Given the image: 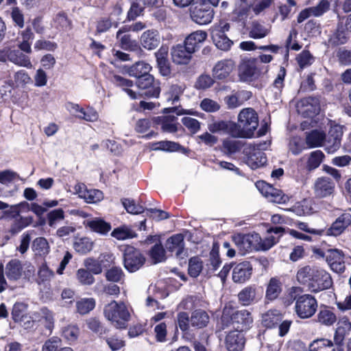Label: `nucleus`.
<instances>
[{
  "label": "nucleus",
  "instance_id": "f257e3e1",
  "mask_svg": "<svg viewBox=\"0 0 351 351\" xmlns=\"http://www.w3.org/2000/svg\"><path fill=\"white\" fill-rule=\"evenodd\" d=\"M252 322V315L247 310L237 311L230 314V309L225 308L217 324V330L231 329L243 332L250 327Z\"/></svg>",
  "mask_w": 351,
  "mask_h": 351
},
{
  "label": "nucleus",
  "instance_id": "f03ea898",
  "mask_svg": "<svg viewBox=\"0 0 351 351\" xmlns=\"http://www.w3.org/2000/svg\"><path fill=\"white\" fill-rule=\"evenodd\" d=\"M258 125V114L252 108H244L238 115L235 123L237 138H251Z\"/></svg>",
  "mask_w": 351,
  "mask_h": 351
},
{
  "label": "nucleus",
  "instance_id": "7ed1b4c3",
  "mask_svg": "<svg viewBox=\"0 0 351 351\" xmlns=\"http://www.w3.org/2000/svg\"><path fill=\"white\" fill-rule=\"evenodd\" d=\"M105 317L117 328L123 329L127 326L130 321V313L123 302L112 301L107 304L104 310Z\"/></svg>",
  "mask_w": 351,
  "mask_h": 351
},
{
  "label": "nucleus",
  "instance_id": "20e7f679",
  "mask_svg": "<svg viewBox=\"0 0 351 351\" xmlns=\"http://www.w3.org/2000/svg\"><path fill=\"white\" fill-rule=\"evenodd\" d=\"M299 290L298 287H292L291 291V297L295 300V310L297 315L301 319L311 317L317 308V301L314 296L310 294L302 295H293Z\"/></svg>",
  "mask_w": 351,
  "mask_h": 351
},
{
  "label": "nucleus",
  "instance_id": "39448f33",
  "mask_svg": "<svg viewBox=\"0 0 351 351\" xmlns=\"http://www.w3.org/2000/svg\"><path fill=\"white\" fill-rule=\"evenodd\" d=\"M268 66L260 64L258 60L250 58L244 60L239 66V77L243 82H253L263 77Z\"/></svg>",
  "mask_w": 351,
  "mask_h": 351
},
{
  "label": "nucleus",
  "instance_id": "423d86ee",
  "mask_svg": "<svg viewBox=\"0 0 351 351\" xmlns=\"http://www.w3.org/2000/svg\"><path fill=\"white\" fill-rule=\"evenodd\" d=\"M232 241L242 255L256 251L257 242L260 241V235L252 232L248 234L237 233L232 237Z\"/></svg>",
  "mask_w": 351,
  "mask_h": 351
},
{
  "label": "nucleus",
  "instance_id": "0eeeda50",
  "mask_svg": "<svg viewBox=\"0 0 351 351\" xmlns=\"http://www.w3.org/2000/svg\"><path fill=\"white\" fill-rule=\"evenodd\" d=\"M145 262V258L138 250L130 245L125 247L123 254V264L128 271H136L144 265Z\"/></svg>",
  "mask_w": 351,
  "mask_h": 351
},
{
  "label": "nucleus",
  "instance_id": "6e6552de",
  "mask_svg": "<svg viewBox=\"0 0 351 351\" xmlns=\"http://www.w3.org/2000/svg\"><path fill=\"white\" fill-rule=\"evenodd\" d=\"M190 16L195 23L206 25L212 21L214 17V11L207 3H199L191 8Z\"/></svg>",
  "mask_w": 351,
  "mask_h": 351
},
{
  "label": "nucleus",
  "instance_id": "1a4fd4ad",
  "mask_svg": "<svg viewBox=\"0 0 351 351\" xmlns=\"http://www.w3.org/2000/svg\"><path fill=\"white\" fill-rule=\"evenodd\" d=\"M136 83L138 88L143 90L141 95L147 97H158L159 96L160 92V83L158 81H156L149 73L138 79Z\"/></svg>",
  "mask_w": 351,
  "mask_h": 351
},
{
  "label": "nucleus",
  "instance_id": "9d476101",
  "mask_svg": "<svg viewBox=\"0 0 351 351\" xmlns=\"http://www.w3.org/2000/svg\"><path fill=\"white\" fill-rule=\"evenodd\" d=\"M308 289L311 292L317 293L321 291L329 289L332 284L330 275L325 270L317 267Z\"/></svg>",
  "mask_w": 351,
  "mask_h": 351
},
{
  "label": "nucleus",
  "instance_id": "9b49d317",
  "mask_svg": "<svg viewBox=\"0 0 351 351\" xmlns=\"http://www.w3.org/2000/svg\"><path fill=\"white\" fill-rule=\"evenodd\" d=\"M225 345L228 351H242L245 343L243 333L231 329L225 330Z\"/></svg>",
  "mask_w": 351,
  "mask_h": 351
},
{
  "label": "nucleus",
  "instance_id": "f8f14e48",
  "mask_svg": "<svg viewBox=\"0 0 351 351\" xmlns=\"http://www.w3.org/2000/svg\"><path fill=\"white\" fill-rule=\"evenodd\" d=\"M256 186L261 193L270 202L277 204H284L289 200V197L285 195L281 190L274 188L264 182H258Z\"/></svg>",
  "mask_w": 351,
  "mask_h": 351
},
{
  "label": "nucleus",
  "instance_id": "ddd939ff",
  "mask_svg": "<svg viewBox=\"0 0 351 351\" xmlns=\"http://www.w3.org/2000/svg\"><path fill=\"white\" fill-rule=\"evenodd\" d=\"M343 130L341 126L335 125L331 127L327 138L325 139V150L328 154H333L337 151L341 145Z\"/></svg>",
  "mask_w": 351,
  "mask_h": 351
},
{
  "label": "nucleus",
  "instance_id": "4468645a",
  "mask_svg": "<svg viewBox=\"0 0 351 351\" xmlns=\"http://www.w3.org/2000/svg\"><path fill=\"white\" fill-rule=\"evenodd\" d=\"M322 256L326 257V260L330 268L337 273H343L345 270L344 255L341 250L330 249L326 254L322 252Z\"/></svg>",
  "mask_w": 351,
  "mask_h": 351
},
{
  "label": "nucleus",
  "instance_id": "2eb2a0df",
  "mask_svg": "<svg viewBox=\"0 0 351 351\" xmlns=\"http://www.w3.org/2000/svg\"><path fill=\"white\" fill-rule=\"evenodd\" d=\"M194 53L184 43L173 46L171 50V56L173 62L176 64H188Z\"/></svg>",
  "mask_w": 351,
  "mask_h": 351
},
{
  "label": "nucleus",
  "instance_id": "dca6fc26",
  "mask_svg": "<svg viewBox=\"0 0 351 351\" xmlns=\"http://www.w3.org/2000/svg\"><path fill=\"white\" fill-rule=\"evenodd\" d=\"M11 315L15 322L20 323L25 328L33 326V322L28 319L30 317L27 315V304L23 302H16L14 304Z\"/></svg>",
  "mask_w": 351,
  "mask_h": 351
},
{
  "label": "nucleus",
  "instance_id": "f3484780",
  "mask_svg": "<svg viewBox=\"0 0 351 351\" xmlns=\"http://www.w3.org/2000/svg\"><path fill=\"white\" fill-rule=\"evenodd\" d=\"M335 189V183L331 179L326 177L317 178L313 186L315 195L319 198L326 197L332 194Z\"/></svg>",
  "mask_w": 351,
  "mask_h": 351
},
{
  "label": "nucleus",
  "instance_id": "a211bd4d",
  "mask_svg": "<svg viewBox=\"0 0 351 351\" xmlns=\"http://www.w3.org/2000/svg\"><path fill=\"white\" fill-rule=\"evenodd\" d=\"M208 130L212 133L226 134L237 138L235 122L231 121H213L208 125Z\"/></svg>",
  "mask_w": 351,
  "mask_h": 351
},
{
  "label": "nucleus",
  "instance_id": "6ab92c4d",
  "mask_svg": "<svg viewBox=\"0 0 351 351\" xmlns=\"http://www.w3.org/2000/svg\"><path fill=\"white\" fill-rule=\"evenodd\" d=\"M167 250L178 258H183L186 256V252L184 250V236L181 234L173 235L169 238L165 243Z\"/></svg>",
  "mask_w": 351,
  "mask_h": 351
},
{
  "label": "nucleus",
  "instance_id": "aec40b11",
  "mask_svg": "<svg viewBox=\"0 0 351 351\" xmlns=\"http://www.w3.org/2000/svg\"><path fill=\"white\" fill-rule=\"evenodd\" d=\"M234 68V63L230 59H225L218 61L212 69L214 78L224 80L228 77Z\"/></svg>",
  "mask_w": 351,
  "mask_h": 351
},
{
  "label": "nucleus",
  "instance_id": "412c9836",
  "mask_svg": "<svg viewBox=\"0 0 351 351\" xmlns=\"http://www.w3.org/2000/svg\"><path fill=\"white\" fill-rule=\"evenodd\" d=\"M252 267L250 262L243 261L235 265L232 270V280L236 283H243L251 277Z\"/></svg>",
  "mask_w": 351,
  "mask_h": 351
},
{
  "label": "nucleus",
  "instance_id": "4be33fe9",
  "mask_svg": "<svg viewBox=\"0 0 351 351\" xmlns=\"http://www.w3.org/2000/svg\"><path fill=\"white\" fill-rule=\"evenodd\" d=\"M351 222V215L350 213H343L332 223L330 227L326 230V234L328 236L337 237L343 232L345 229L350 226Z\"/></svg>",
  "mask_w": 351,
  "mask_h": 351
},
{
  "label": "nucleus",
  "instance_id": "5701e85b",
  "mask_svg": "<svg viewBox=\"0 0 351 351\" xmlns=\"http://www.w3.org/2000/svg\"><path fill=\"white\" fill-rule=\"evenodd\" d=\"M140 42L145 49L147 50L155 49L160 43L159 32L156 29H148L142 34Z\"/></svg>",
  "mask_w": 351,
  "mask_h": 351
},
{
  "label": "nucleus",
  "instance_id": "b1692460",
  "mask_svg": "<svg viewBox=\"0 0 351 351\" xmlns=\"http://www.w3.org/2000/svg\"><path fill=\"white\" fill-rule=\"evenodd\" d=\"M83 225L86 228L101 234H106L111 229L109 223L99 217L87 218L83 221Z\"/></svg>",
  "mask_w": 351,
  "mask_h": 351
},
{
  "label": "nucleus",
  "instance_id": "393cba45",
  "mask_svg": "<svg viewBox=\"0 0 351 351\" xmlns=\"http://www.w3.org/2000/svg\"><path fill=\"white\" fill-rule=\"evenodd\" d=\"M207 36V33L205 31L197 30L189 34L185 38L184 43L189 49L195 53L206 40Z\"/></svg>",
  "mask_w": 351,
  "mask_h": 351
},
{
  "label": "nucleus",
  "instance_id": "a878e982",
  "mask_svg": "<svg viewBox=\"0 0 351 351\" xmlns=\"http://www.w3.org/2000/svg\"><path fill=\"white\" fill-rule=\"evenodd\" d=\"M261 145L253 146V153H250L247 158L246 163L252 169L263 166L267 162V158L265 153L261 151Z\"/></svg>",
  "mask_w": 351,
  "mask_h": 351
},
{
  "label": "nucleus",
  "instance_id": "bb28decb",
  "mask_svg": "<svg viewBox=\"0 0 351 351\" xmlns=\"http://www.w3.org/2000/svg\"><path fill=\"white\" fill-rule=\"evenodd\" d=\"M336 314L328 307L320 308L317 315L315 322L321 326H331L337 322Z\"/></svg>",
  "mask_w": 351,
  "mask_h": 351
},
{
  "label": "nucleus",
  "instance_id": "cd10ccee",
  "mask_svg": "<svg viewBox=\"0 0 351 351\" xmlns=\"http://www.w3.org/2000/svg\"><path fill=\"white\" fill-rule=\"evenodd\" d=\"M7 56L9 61L18 66L26 68H31L32 66L29 56L19 49H11L9 48Z\"/></svg>",
  "mask_w": 351,
  "mask_h": 351
},
{
  "label": "nucleus",
  "instance_id": "c85d7f7f",
  "mask_svg": "<svg viewBox=\"0 0 351 351\" xmlns=\"http://www.w3.org/2000/svg\"><path fill=\"white\" fill-rule=\"evenodd\" d=\"M212 39L215 46L222 50L228 51L230 49L233 42L223 34V30L214 29L212 32Z\"/></svg>",
  "mask_w": 351,
  "mask_h": 351
},
{
  "label": "nucleus",
  "instance_id": "c756f323",
  "mask_svg": "<svg viewBox=\"0 0 351 351\" xmlns=\"http://www.w3.org/2000/svg\"><path fill=\"white\" fill-rule=\"evenodd\" d=\"M210 317L207 312L202 309H197L192 312L190 317L191 326L197 328H203L208 324Z\"/></svg>",
  "mask_w": 351,
  "mask_h": 351
},
{
  "label": "nucleus",
  "instance_id": "7c9ffc66",
  "mask_svg": "<svg viewBox=\"0 0 351 351\" xmlns=\"http://www.w3.org/2000/svg\"><path fill=\"white\" fill-rule=\"evenodd\" d=\"M317 269V267L310 265H306L300 268L297 273L298 281L301 284L306 285L308 287L315 276V274Z\"/></svg>",
  "mask_w": 351,
  "mask_h": 351
},
{
  "label": "nucleus",
  "instance_id": "2f4dec72",
  "mask_svg": "<svg viewBox=\"0 0 351 351\" xmlns=\"http://www.w3.org/2000/svg\"><path fill=\"white\" fill-rule=\"evenodd\" d=\"M23 274L21 262L17 259L11 260L6 265V274L9 280H17Z\"/></svg>",
  "mask_w": 351,
  "mask_h": 351
},
{
  "label": "nucleus",
  "instance_id": "473e14b6",
  "mask_svg": "<svg viewBox=\"0 0 351 351\" xmlns=\"http://www.w3.org/2000/svg\"><path fill=\"white\" fill-rule=\"evenodd\" d=\"M326 134L321 130H314L306 134V143L308 147H317L323 145Z\"/></svg>",
  "mask_w": 351,
  "mask_h": 351
},
{
  "label": "nucleus",
  "instance_id": "72a5a7b5",
  "mask_svg": "<svg viewBox=\"0 0 351 351\" xmlns=\"http://www.w3.org/2000/svg\"><path fill=\"white\" fill-rule=\"evenodd\" d=\"M152 66L143 61L136 62L130 66L127 72L129 75L136 77L137 80L149 73Z\"/></svg>",
  "mask_w": 351,
  "mask_h": 351
},
{
  "label": "nucleus",
  "instance_id": "f704fd0d",
  "mask_svg": "<svg viewBox=\"0 0 351 351\" xmlns=\"http://www.w3.org/2000/svg\"><path fill=\"white\" fill-rule=\"evenodd\" d=\"M282 291V284L276 277L271 278L267 286L265 298L269 300L276 299Z\"/></svg>",
  "mask_w": 351,
  "mask_h": 351
},
{
  "label": "nucleus",
  "instance_id": "c9c22d12",
  "mask_svg": "<svg viewBox=\"0 0 351 351\" xmlns=\"http://www.w3.org/2000/svg\"><path fill=\"white\" fill-rule=\"evenodd\" d=\"M156 120L157 123L161 125V128L164 132L174 133L178 130L177 118L175 116L159 117L156 118Z\"/></svg>",
  "mask_w": 351,
  "mask_h": 351
},
{
  "label": "nucleus",
  "instance_id": "e433bc0d",
  "mask_svg": "<svg viewBox=\"0 0 351 351\" xmlns=\"http://www.w3.org/2000/svg\"><path fill=\"white\" fill-rule=\"evenodd\" d=\"M32 247L35 254L40 256H45L50 252L49 244L44 237L36 238L33 241Z\"/></svg>",
  "mask_w": 351,
  "mask_h": 351
},
{
  "label": "nucleus",
  "instance_id": "4c0bfd02",
  "mask_svg": "<svg viewBox=\"0 0 351 351\" xmlns=\"http://www.w3.org/2000/svg\"><path fill=\"white\" fill-rule=\"evenodd\" d=\"M269 29L257 21H252L250 27L249 36L254 39H261L267 36Z\"/></svg>",
  "mask_w": 351,
  "mask_h": 351
},
{
  "label": "nucleus",
  "instance_id": "58836bf2",
  "mask_svg": "<svg viewBox=\"0 0 351 351\" xmlns=\"http://www.w3.org/2000/svg\"><path fill=\"white\" fill-rule=\"evenodd\" d=\"M113 83L128 93L132 99H136V94L130 88L133 86V82L119 75H114L112 77Z\"/></svg>",
  "mask_w": 351,
  "mask_h": 351
},
{
  "label": "nucleus",
  "instance_id": "ea45409f",
  "mask_svg": "<svg viewBox=\"0 0 351 351\" xmlns=\"http://www.w3.org/2000/svg\"><path fill=\"white\" fill-rule=\"evenodd\" d=\"M256 289L248 286L243 289L238 294L239 302L243 306H249L255 301Z\"/></svg>",
  "mask_w": 351,
  "mask_h": 351
},
{
  "label": "nucleus",
  "instance_id": "a19ab883",
  "mask_svg": "<svg viewBox=\"0 0 351 351\" xmlns=\"http://www.w3.org/2000/svg\"><path fill=\"white\" fill-rule=\"evenodd\" d=\"M46 217L49 226L55 229L64 219V211L62 208L54 209L49 211Z\"/></svg>",
  "mask_w": 351,
  "mask_h": 351
},
{
  "label": "nucleus",
  "instance_id": "79ce46f5",
  "mask_svg": "<svg viewBox=\"0 0 351 351\" xmlns=\"http://www.w3.org/2000/svg\"><path fill=\"white\" fill-rule=\"evenodd\" d=\"M117 21L116 20H112L108 16L99 18L96 22V30L97 34L107 32L112 27L117 28Z\"/></svg>",
  "mask_w": 351,
  "mask_h": 351
},
{
  "label": "nucleus",
  "instance_id": "37998d69",
  "mask_svg": "<svg viewBox=\"0 0 351 351\" xmlns=\"http://www.w3.org/2000/svg\"><path fill=\"white\" fill-rule=\"evenodd\" d=\"M309 351H335L333 343L326 339L313 341L309 346Z\"/></svg>",
  "mask_w": 351,
  "mask_h": 351
},
{
  "label": "nucleus",
  "instance_id": "c03bdc74",
  "mask_svg": "<svg viewBox=\"0 0 351 351\" xmlns=\"http://www.w3.org/2000/svg\"><path fill=\"white\" fill-rule=\"evenodd\" d=\"M281 319V315L279 312L277 310H271L263 315L262 322L265 326L272 328L278 324Z\"/></svg>",
  "mask_w": 351,
  "mask_h": 351
},
{
  "label": "nucleus",
  "instance_id": "a18cd8bd",
  "mask_svg": "<svg viewBox=\"0 0 351 351\" xmlns=\"http://www.w3.org/2000/svg\"><path fill=\"white\" fill-rule=\"evenodd\" d=\"M111 236L118 240H125L136 237V234L129 227L123 226L114 229Z\"/></svg>",
  "mask_w": 351,
  "mask_h": 351
},
{
  "label": "nucleus",
  "instance_id": "49530a36",
  "mask_svg": "<svg viewBox=\"0 0 351 351\" xmlns=\"http://www.w3.org/2000/svg\"><path fill=\"white\" fill-rule=\"evenodd\" d=\"M149 256L154 263L165 261L166 260L165 250L162 244H155L149 251Z\"/></svg>",
  "mask_w": 351,
  "mask_h": 351
},
{
  "label": "nucleus",
  "instance_id": "de8ad7c7",
  "mask_svg": "<svg viewBox=\"0 0 351 351\" xmlns=\"http://www.w3.org/2000/svg\"><path fill=\"white\" fill-rule=\"evenodd\" d=\"M203 269V264L201 259L197 256L192 257L189 261L188 271L190 276L197 277Z\"/></svg>",
  "mask_w": 351,
  "mask_h": 351
},
{
  "label": "nucleus",
  "instance_id": "09e8293b",
  "mask_svg": "<svg viewBox=\"0 0 351 351\" xmlns=\"http://www.w3.org/2000/svg\"><path fill=\"white\" fill-rule=\"evenodd\" d=\"M242 145V143L239 141L226 139L222 143V150L226 154H232L239 151Z\"/></svg>",
  "mask_w": 351,
  "mask_h": 351
},
{
  "label": "nucleus",
  "instance_id": "8fccbe9b",
  "mask_svg": "<svg viewBox=\"0 0 351 351\" xmlns=\"http://www.w3.org/2000/svg\"><path fill=\"white\" fill-rule=\"evenodd\" d=\"M95 306V301L93 298H85L78 301L76 304L77 312L85 315L92 311Z\"/></svg>",
  "mask_w": 351,
  "mask_h": 351
},
{
  "label": "nucleus",
  "instance_id": "3c124183",
  "mask_svg": "<svg viewBox=\"0 0 351 351\" xmlns=\"http://www.w3.org/2000/svg\"><path fill=\"white\" fill-rule=\"evenodd\" d=\"M324 158V153L320 150H316L311 153L307 162V168L313 170L317 168Z\"/></svg>",
  "mask_w": 351,
  "mask_h": 351
},
{
  "label": "nucleus",
  "instance_id": "603ef678",
  "mask_svg": "<svg viewBox=\"0 0 351 351\" xmlns=\"http://www.w3.org/2000/svg\"><path fill=\"white\" fill-rule=\"evenodd\" d=\"M39 314L43 320L45 327L51 332L54 327V318L51 311L44 307L40 310Z\"/></svg>",
  "mask_w": 351,
  "mask_h": 351
},
{
  "label": "nucleus",
  "instance_id": "864d4df0",
  "mask_svg": "<svg viewBox=\"0 0 351 351\" xmlns=\"http://www.w3.org/2000/svg\"><path fill=\"white\" fill-rule=\"evenodd\" d=\"M84 265L86 269L93 274L97 275L102 272V263H101L99 258L96 260L93 258H88L84 260Z\"/></svg>",
  "mask_w": 351,
  "mask_h": 351
},
{
  "label": "nucleus",
  "instance_id": "5fc2aeb1",
  "mask_svg": "<svg viewBox=\"0 0 351 351\" xmlns=\"http://www.w3.org/2000/svg\"><path fill=\"white\" fill-rule=\"evenodd\" d=\"M296 61L300 69H302L313 64L314 61V57L312 56L309 51L304 50L297 56Z\"/></svg>",
  "mask_w": 351,
  "mask_h": 351
},
{
  "label": "nucleus",
  "instance_id": "6e6d98bb",
  "mask_svg": "<svg viewBox=\"0 0 351 351\" xmlns=\"http://www.w3.org/2000/svg\"><path fill=\"white\" fill-rule=\"evenodd\" d=\"M105 276L108 281L119 282L124 277V274L121 268L119 267H112L106 271Z\"/></svg>",
  "mask_w": 351,
  "mask_h": 351
},
{
  "label": "nucleus",
  "instance_id": "4d7b16f0",
  "mask_svg": "<svg viewBox=\"0 0 351 351\" xmlns=\"http://www.w3.org/2000/svg\"><path fill=\"white\" fill-rule=\"evenodd\" d=\"M78 281L84 285H91L95 282L93 274L86 269H79L76 273Z\"/></svg>",
  "mask_w": 351,
  "mask_h": 351
},
{
  "label": "nucleus",
  "instance_id": "13d9d810",
  "mask_svg": "<svg viewBox=\"0 0 351 351\" xmlns=\"http://www.w3.org/2000/svg\"><path fill=\"white\" fill-rule=\"evenodd\" d=\"M278 241V238L269 236L264 239L260 237V241L257 242L256 251H267Z\"/></svg>",
  "mask_w": 351,
  "mask_h": 351
},
{
  "label": "nucleus",
  "instance_id": "bf43d9fd",
  "mask_svg": "<svg viewBox=\"0 0 351 351\" xmlns=\"http://www.w3.org/2000/svg\"><path fill=\"white\" fill-rule=\"evenodd\" d=\"M122 204L128 213L131 214H140L145 211V208L140 204H136L134 201L130 199H123Z\"/></svg>",
  "mask_w": 351,
  "mask_h": 351
},
{
  "label": "nucleus",
  "instance_id": "052dcab7",
  "mask_svg": "<svg viewBox=\"0 0 351 351\" xmlns=\"http://www.w3.org/2000/svg\"><path fill=\"white\" fill-rule=\"evenodd\" d=\"M294 210L298 215H310L313 210L311 202L310 200L304 199L295 206Z\"/></svg>",
  "mask_w": 351,
  "mask_h": 351
},
{
  "label": "nucleus",
  "instance_id": "680f3d73",
  "mask_svg": "<svg viewBox=\"0 0 351 351\" xmlns=\"http://www.w3.org/2000/svg\"><path fill=\"white\" fill-rule=\"evenodd\" d=\"M88 328L96 334L102 335L106 333V329L96 317H90L86 322Z\"/></svg>",
  "mask_w": 351,
  "mask_h": 351
},
{
  "label": "nucleus",
  "instance_id": "e2e57ef3",
  "mask_svg": "<svg viewBox=\"0 0 351 351\" xmlns=\"http://www.w3.org/2000/svg\"><path fill=\"white\" fill-rule=\"evenodd\" d=\"M199 106L202 110L207 112H215L220 109L218 102L209 98L202 100Z\"/></svg>",
  "mask_w": 351,
  "mask_h": 351
},
{
  "label": "nucleus",
  "instance_id": "0e129e2a",
  "mask_svg": "<svg viewBox=\"0 0 351 351\" xmlns=\"http://www.w3.org/2000/svg\"><path fill=\"white\" fill-rule=\"evenodd\" d=\"M82 199L87 203H96L103 199V193L97 189H87Z\"/></svg>",
  "mask_w": 351,
  "mask_h": 351
},
{
  "label": "nucleus",
  "instance_id": "69168bd1",
  "mask_svg": "<svg viewBox=\"0 0 351 351\" xmlns=\"http://www.w3.org/2000/svg\"><path fill=\"white\" fill-rule=\"evenodd\" d=\"M214 82L213 78L209 75H201L196 81L195 87L197 89L205 90L211 87Z\"/></svg>",
  "mask_w": 351,
  "mask_h": 351
},
{
  "label": "nucleus",
  "instance_id": "338daca9",
  "mask_svg": "<svg viewBox=\"0 0 351 351\" xmlns=\"http://www.w3.org/2000/svg\"><path fill=\"white\" fill-rule=\"evenodd\" d=\"M184 88L182 86L174 84L172 85L167 93V99L171 101L172 104H174L179 101L180 96L182 94Z\"/></svg>",
  "mask_w": 351,
  "mask_h": 351
},
{
  "label": "nucleus",
  "instance_id": "774afa93",
  "mask_svg": "<svg viewBox=\"0 0 351 351\" xmlns=\"http://www.w3.org/2000/svg\"><path fill=\"white\" fill-rule=\"evenodd\" d=\"M289 147L292 154L298 155L304 149V142L301 138L294 136L291 138Z\"/></svg>",
  "mask_w": 351,
  "mask_h": 351
}]
</instances>
